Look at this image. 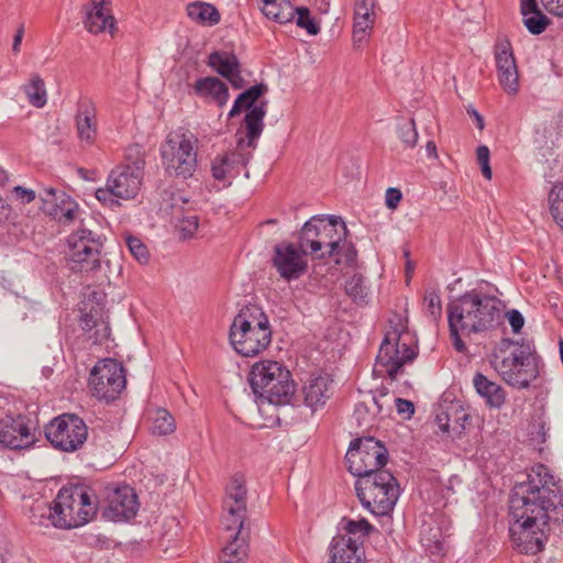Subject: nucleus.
I'll return each mask as SVG.
<instances>
[{
  "label": "nucleus",
  "mask_w": 563,
  "mask_h": 563,
  "mask_svg": "<svg viewBox=\"0 0 563 563\" xmlns=\"http://www.w3.org/2000/svg\"><path fill=\"white\" fill-rule=\"evenodd\" d=\"M549 467L537 464L527 482L516 484L509 498L512 521L510 539L523 554H537L544 549L549 538V522L563 521V488Z\"/></svg>",
  "instance_id": "nucleus-1"
},
{
  "label": "nucleus",
  "mask_w": 563,
  "mask_h": 563,
  "mask_svg": "<svg viewBox=\"0 0 563 563\" xmlns=\"http://www.w3.org/2000/svg\"><path fill=\"white\" fill-rule=\"evenodd\" d=\"M446 314L452 346L462 354L468 353L465 340L487 334L504 323L503 301L477 289L450 300Z\"/></svg>",
  "instance_id": "nucleus-2"
},
{
  "label": "nucleus",
  "mask_w": 563,
  "mask_h": 563,
  "mask_svg": "<svg viewBox=\"0 0 563 563\" xmlns=\"http://www.w3.org/2000/svg\"><path fill=\"white\" fill-rule=\"evenodd\" d=\"M99 499L96 492L84 484L63 486L53 506L48 519L59 529H73L91 521L98 512Z\"/></svg>",
  "instance_id": "nucleus-3"
},
{
  "label": "nucleus",
  "mask_w": 563,
  "mask_h": 563,
  "mask_svg": "<svg viewBox=\"0 0 563 563\" xmlns=\"http://www.w3.org/2000/svg\"><path fill=\"white\" fill-rule=\"evenodd\" d=\"M273 330L265 311L257 305L243 306L234 317L229 340L236 353L253 357L265 351L272 342Z\"/></svg>",
  "instance_id": "nucleus-4"
},
{
  "label": "nucleus",
  "mask_w": 563,
  "mask_h": 563,
  "mask_svg": "<svg viewBox=\"0 0 563 563\" xmlns=\"http://www.w3.org/2000/svg\"><path fill=\"white\" fill-rule=\"evenodd\" d=\"M347 233L346 224L340 217L317 214L305 222L297 233V241L303 252L327 260L338 254L340 243Z\"/></svg>",
  "instance_id": "nucleus-5"
},
{
  "label": "nucleus",
  "mask_w": 563,
  "mask_h": 563,
  "mask_svg": "<svg viewBox=\"0 0 563 563\" xmlns=\"http://www.w3.org/2000/svg\"><path fill=\"white\" fill-rule=\"evenodd\" d=\"M249 383L257 399L273 405L290 404L295 395L290 372L277 361L256 362L250 371Z\"/></svg>",
  "instance_id": "nucleus-6"
},
{
  "label": "nucleus",
  "mask_w": 563,
  "mask_h": 563,
  "mask_svg": "<svg viewBox=\"0 0 563 563\" xmlns=\"http://www.w3.org/2000/svg\"><path fill=\"white\" fill-rule=\"evenodd\" d=\"M355 492L362 506L374 516L389 515L400 493L396 477L385 468L357 477Z\"/></svg>",
  "instance_id": "nucleus-7"
},
{
  "label": "nucleus",
  "mask_w": 563,
  "mask_h": 563,
  "mask_svg": "<svg viewBox=\"0 0 563 563\" xmlns=\"http://www.w3.org/2000/svg\"><path fill=\"white\" fill-rule=\"evenodd\" d=\"M268 91L267 85L261 82L256 84L244 91H242L236 99L229 112V117L233 118L240 114L243 110L246 111L241 128L238 130L236 135L242 129L245 131L244 136L239 137V146L246 144L249 148L257 147V140L264 130V118L267 112V100L260 101Z\"/></svg>",
  "instance_id": "nucleus-8"
},
{
  "label": "nucleus",
  "mask_w": 563,
  "mask_h": 563,
  "mask_svg": "<svg viewBox=\"0 0 563 563\" xmlns=\"http://www.w3.org/2000/svg\"><path fill=\"white\" fill-rule=\"evenodd\" d=\"M197 137L185 129L170 132L161 146L162 164L169 176L188 178L197 168Z\"/></svg>",
  "instance_id": "nucleus-9"
},
{
  "label": "nucleus",
  "mask_w": 563,
  "mask_h": 563,
  "mask_svg": "<svg viewBox=\"0 0 563 563\" xmlns=\"http://www.w3.org/2000/svg\"><path fill=\"white\" fill-rule=\"evenodd\" d=\"M144 166L143 158L117 166L109 174L106 188L96 190V198L112 210L121 206L119 199H133L141 189Z\"/></svg>",
  "instance_id": "nucleus-10"
},
{
  "label": "nucleus",
  "mask_w": 563,
  "mask_h": 563,
  "mask_svg": "<svg viewBox=\"0 0 563 563\" xmlns=\"http://www.w3.org/2000/svg\"><path fill=\"white\" fill-rule=\"evenodd\" d=\"M517 343L518 347L507 356H503L495 365V369L507 385L517 389H526L540 375V356L531 342Z\"/></svg>",
  "instance_id": "nucleus-11"
},
{
  "label": "nucleus",
  "mask_w": 563,
  "mask_h": 563,
  "mask_svg": "<svg viewBox=\"0 0 563 563\" xmlns=\"http://www.w3.org/2000/svg\"><path fill=\"white\" fill-rule=\"evenodd\" d=\"M104 236L80 227L67 238L66 258L73 272L91 273L101 267Z\"/></svg>",
  "instance_id": "nucleus-12"
},
{
  "label": "nucleus",
  "mask_w": 563,
  "mask_h": 563,
  "mask_svg": "<svg viewBox=\"0 0 563 563\" xmlns=\"http://www.w3.org/2000/svg\"><path fill=\"white\" fill-rule=\"evenodd\" d=\"M388 459L385 444L372 435L353 439L345 454L347 471L356 477L384 470Z\"/></svg>",
  "instance_id": "nucleus-13"
},
{
  "label": "nucleus",
  "mask_w": 563,
  "mask_h": 563,
  "mask_svg": "<svg viewBox=\"0 0 563 563\" xmlns=\"http://www.w3.org/2000/svg\"><path fill=\"white\" fill-rule=\"evenodd\" d=\"M88 385L97 399L114 401L126 385L122 363L110 357L98 361L90 371Z\"/></svg>",
  "instance_id": "nucleus-14"
},
{
  "label": "nucleus",
  "mask_w": 563,
  "mask_h": 563,
  "mask_svg": "<svg viewBox=\"0 0 563 563\" xmlns=\"http://www.w3.org/2000/svg\"><path fill=\"white\" fill-rule=\"evenodd\" d=\"M45 437L55 449L75 452L87 441L88 427L76 413H63L45 426Z\"/></svg>",
  "instance_id": "nucleus-15"
},
{
  "label": "nucleus",
  "mask_w": 563,
  "mask_h": 563,
  "mask_svg": "<svg viewBox=\"0 0 563 563\" xmlns=\"http://www.w3.org/2000/svg\"><path fill=\"white\" fill-rule=\"evenodd\" d=\"M400 340L401 335L396 329L388 331L376 356V363L386 368L390 379H396L402 366L417 357L415 349L406 343H400Z\"/></svg>",
  "instance_id": "nucleus-16"
},
{
  "label": "nucleus",
  "mask_w": 563,
  "mask_h": 563,
  "mask_svg": "<svg viewBox=\"0 0 563 563\" xmlns=\"http://www.w3.org/2000/svg\"><path fill=\"white\" fill-rule=\"evenodd\" d=\"M300 244L295 245L291 242H280L274 246L272 264L277 273L285 280H295L303 276L308 271V262Z\"/></svg>",
  "instance_id": "nucleus-17"
},
{
  "label": "nucleus",
  "mask_w": 563,
  "mask_h": 563,
  "mask_svg": "<svg viewBox=\"0 0 563 563\" xmlns=\"http://www.w3.org/2000/svg\"><path fill=\"white\" fill-rule=\"evenodd\" d=\"M79 325L95 344H102L111 334L109 317L104 306L95 300V296L82 301Z\"/></svg>",
  "instance_id": "nucleus-18"
},
{
  "label": "nucleus",
  "mask_w": 563,
  "mask_h": 563,
  "mask_svg": "<svg viewBox=\"0 0 563 563\" xmlns=\"http://www.w3.org/2000/svg\"><path fill=\"white\" fill-rule=\"evenodd\" d=\"M246 482L243 475L235 474L232 476L230 484L225 490L224 506L228 516L224 519L227 530H244V521L246 518Z\"/></svg>",
  "instance_id": "nucleus-19"
},
{
  "label": "nucleus",
  "mask_w": 563,
  "mask_h": 563,
  "mask_svg": "<svg viewBox=\"0 0 563 563\" xmlns=\"http://www.w3.org/2000/svg\"><path fill=\"white\" fill-rule=\"evenodd\" d=\"M107 501L102 516L113 522L129 521L136 516L140 507L137 495L129 485L113 488L108 494Z\"/></svg>",
  "instance_id": "nucleus-20"
},
{
  "label": "nucleus",
  "mask_w": 563,
  "mask_h": 563,
  "mask_svg": "<svg viewBox=\"0 0 563 563\" xmlns=\"http://www.w3.org/2000/svg\"><path fill=\"white\" fill-rule=\"evenodd\" d=\"M82 24L93 35L108 32L111 36L118 31L112 13V0H90L81 7Z\"/></svg>",
  "instance_id": "nucleus-21"
},
{
  "label": "nucleus",
  "mask_w": 563,
  "mask_h": 563,
  "mask_svg": "<svg viewBox=\"0 0 563 563\" xmlns=\"http://www.w3.org/2000/svg\"><path fill=\"white\" fill-rule=\"evenodd\" d=\"M36 442L31 432L26 418L22 415L5 416L0 419V444L11 450H25Z\"/></svg>",
  "instance_id": "nucleus-22"
},
{
  "label": "nucleus",
  "mask_w": 563,
  "mask_h": 563,
  "mask_svg": "<svg viewBox=\"0 0 563 563\" xmlns=\"http://www.w3.org/2000/svg\"><path fill=\"white\" fill-rule=\"evenodd\" d=\"M246 144L239 146L236 140V148L232 152L217 156L211 165V173L214 179L224 180L228 176L235 177L240 174L241 168H245L253 157L252 151Z\"/></svg>",
  "instance_id": "nucleus-23"
},
{
  "label": "nucleus",
  "mask_w": 563,
  "mask_h": 563,
  "mask_svg": "<svg viewBox=\"0 0 563 563\" xmlns=\"http://www.w3.org/2000/svg\"><path fill=\"white\" fill-rule=\"evenodd\" d=\"M329 563H365L364 551L356 539L336 534L329 547Z\"/></svg>",
  "instance_id": "nucleus-24"
},
{
  "label": "nucleus",
  "mask_w": 563,
  "mask_h": 563,
  "mask_svg": "<svg viewBox=\"0 0 563 563\" xmlns=\"http://www.w3.org/2000/svg\"><path fill=\"white\" fill-rule=\"evenodd\" d=\"M473 385L489 409H500L505 405L507 398L506 390L497 383L488 379L484 374L476 373L473 378Z\"/></svg>",
  "instance_id": "nucleus-25"
},
{
  "label": "nucleus",
  "mask_w": 563,
  "mask_h": 563,
  "mask_svg": "<svg viewBox=\"0 0 563 563\" xmlns=\"http://www.w3.org/2000/svg\"><path fill=\"white\" fill-rule=\"evenodd\" d=\"M230 541L223 547L219 558L221 563H246L249 555V531L231 530Z\"/></svg>",
  "instance_id": "nucleus-26"
},
{
  "label": "nucleus",
  "mask_w": 563,
  "mask_h": 563,
  "mask_svg": "<svg viewBox=\"0 0 563 563\" xmlns=\"http://www.w3.org/2000/svg\"><path fill=\"white\" fill-rule=\"evenodd\" d=\"M331 383L332 380L329 376L319 375L311 378L302 389L306 406L310 407L313 411L322 407L330 398Z\"/></svg>",
  "instance_id": "nucleus-27"
},
{
  "label": "nucleus",
  "mask_w": 563,
  "mask_h": 563,
  "mask_svg": "<svg viewBox=\"0 0 563 563\" xmlns=\"http://www.w3.org/2000/svg\"><path fill=\"white\" fill-rule=\"evenodd\" d=\"M195 93L205 99L214 101L219 107H223L229 100L228 86L217 77H203L197 79Z\"/></svg>",
  "instance_id": "nucleus-28"
},
{
  "label": "nucleus",
  "mask_w": 563,
  "mask_h": 563,
  "mask_svg": "<svg viewBox=\"0 0 563 563\" xmlns=\"http://www.w3.org/2000/svg\"><path fill=\"white\" fill-rule=\"evenodd\" d=\"M520 13L523 25L533 34L543 33L551 24V20L541 11L537 0H520Z\"/></svg>",
  "instance_id": "nucleus-29"
},
{
  "label": "nucleus",
  "mask_w": 563,
  "mask_h": 563,
  "mask_svg": "<svg viewBox=\"0 0 563 563\" xmlns=\"http://www.w3.org/2000/svg\"><path fill=\"white\" fill-rule=\"evenodd\" d=\"M95 117L96 108L93 102L90 99L80 101L76 115V124L78 136L81 141L93 143L96 139Z\"/></svg>",
  "instance_id": "nucleus-30"
},
{
  "label": "nucleus",
  "mask_w": 563,
  "mask_h": 563,
  "mask_svg": "<svg viewBox=\"0 0 563 563\" xmlns=\"http://www.w3.org/2000/svg\"><path fill=\"white\" fill-rule=\"evenodd\" d=\"M263 14L279 24L291 22L295 18V7L289 0H263Z\"/></svg>",
  "instance_id": "nucleus-31"
},
{
  "label": "nucleus",
  "mask_w": 563,
  "mask_h": 563,
  "mask_svg": "<svg viewBox=\"0 0 563 563\" xmlns=\"http://www.w3.org/2000/svg\"><path fill=\"white\" fill-rule=\"evenodd\" d=\"M187 15L198 24L213 26L221 20L218 9L208 2L195 1L187 5Z\"/></svg>",
  "instance_id": "nucleus-32"
},
{
  "label": "nucleus",
  "mask_w": 563,
  "mask_h": 563,
  "mask_svg": "<svg viewBox=\"0 0 563 563\" xmlns=\"http://www.w3.org/2000/svg\"><path fill=\"white\" fill-rule=\"evenodd\" d=\"M207 64L224 78L232 75V73L241 66L238 56L227 51H214L210 53Z\"/></svg>",
  "instance_id": "nucleus-33"
},
{
  "label": "nucleus",
  "mask_w": 563,
  "mask_h": 563,
  "mask_svg": "<svg viewBox=\"0 0 563 563\" xmlns=\"http://www.w3.org/2000/svg\"><path fill=\"white\" fill-rule=\"evenodd\" d=\"M29 102L35 108H43L47 102L45 82L38 74H32L27 84L22 87Z\"/></svg>",
  "instance_id": "nucleus-34"
},
{
  "label": "nucleus",
  "mask_w": 563,
  "mask_h": 563,
  "mask_svg": "<svg viewBox=\"0 0 563 563\" xmlns=\"http://www.w3.org/2000/svg\"><path fill=\"white\" fill-rule=\"evenodd\" d=\"M40 198L42 201L41 210L51 216V208L57 210H65L68 207L66 202L68 200H74L69 195L64 191H58L55 188H44L43 192L40 194Z\"/></svg>",
  "instance_id": "nucleus-35"
},
{
  "label": "nucleus",
  "mask_w": 563,
  "mask_h": 563,
  "mask_svg": "<svg viewBox=\"0 0 563 563\" xmlns=\"http://www.w3.org/2000/svg\"><path fill=\"white\" fill-rule=\"evenodd\" d=\"M341 523L346 537H356L358 534V537L355 539L357 540L360 547L363 544L364 538L369 537L374 532H377L376 528L365 518L353 520L344 517Z\"/></svg>",
  "instance_id": "nucleus-36"
},
{
  "label": "nucleus",
  "mask_w": 563,
  "mask_h": 563,
  "mask_svg": "<svg viewBox=\"0 0 563 563\" xmlns=\"http://www.w3.org/2000/svg\"><path fill=\"white\" fill-rule=\"evenodd\" d=\"M345 294L356 305L363 306L368 303V288L361 274H354L345 282Z\"/></svg>",
  "instance_id": "nucleus-37"
},
{
  "label": "nucleus",
  "mask_w": 563,
  "mask_h": 563,
  "mask_svg": "<svg viewBox=\"0 0 563 563\" xmlns=\"http://www.w3.org/2000/svg\"><path fill=\"white\" fill-rule=\"evenodd\" d=\"M550 213L563 231V183H555L548 194Z\"/></svg>",
  "instance_id": "nucleus-38"
},
{
  "label": "nucleus",
  "mask_w": 563,
  "mask_h": 563,
  "mask_svg": "<svg viewBox=\"0 0 563 563\" xmlns=\"http://www.w3.org/2000/svg\"><path fill=\"white\" fill-rule=\"evenodd\" d=\"M494 53L497 69L517 66L511 43L507 37L497 41Z\"/></svg>",
  "instance_id": "nucleus-39"
},
{
  "label": "nucleus",
  "mask_w": 563,
  "mask_h": 563,
  "mask_svg": "<svg viewBox=\"0 0 563 563\" xmlns=\"http://www.w3.org/2000/svg\"><path fill=\"white\" fill-rule=\"evenodd\" d=\"M497 74L503 89L509 95H516L519 90L518 67L497 69Z\"/></svg>",
  "instance_id": "nucleus-40"
},
{
  "label": "nucleus",
  "mask_w": 563,
  "mask_h": 563,
  "mask_svg": "<svg viewBox=\"0 0 563 563\" xmlns=\"http://www.w3.org/2000/svg\"><path fill=\"white\" fill-rule=\"evenodd\" d=\"M175 430L174 417L165 409H158L153 420L152 432L158 435H166Z\"/></svg>",
  "instance_id": "nucleus-41"
},
{
  "label": "nucleus",
  "mask_w": 563,
  "mask_h": 563,
  "mask_svg": "<svg viewBox=\"0 0 563 563\" xmlns=\"http://www.w3.org/2000/svg\"><path fill=\"white\" fill-rule=\"evenodd\" d=\"M297 14V25L305 29L308 34L317 35L320 32V26L311 16L310 10L306 7L295 8V15Z\"/></svg>",
  "instance_id": "nucleus-42"
},
{
  "label": "nucleus",
  "mask_w": 563,
  "mask_h": 563,
  "mask_svg": "<svg viewBox=\"0 0 563 563\" xmlns=\"http://www.w3.org/2000/svg\"><path fill=\"white\" fill-rule=\"evenodd\" d=\"M397 134L406 147H415L418 142V132L413 119L402 122L397 128Z\"/></svg>",
  "instance_id": "nucleus-43"
},
{
  "label": "nucleus",
  "mask_w": 563,
  "mask_h": 563,
  "mask_svg": "<svg viewBox=\"0 0 563 563\" xmlns=\"http://www.w3.org/2000/svg\"><path fill=\"white\" fill-rule=\"evenodd\" d=\"M126 245L131 255L140 263L147 264L150 260V252L147 246L142 242L141 239L129 235L126 238Z\"/></svg>",
  "instance_id": "nucleus-44"
},
{
  "label": "nucleus",
  "mask_w": 563,
  "mask_h": 563,
  "mask_svg": "<svg viewBox=\"0 0 563 563\" xmlns=\"http://www.w3.org/2000/svg\"><path fill=\"white\" fill-rule=\"evenodd\" d=\"M424 302L427 303L428 312L433 320L440 319L442 316V301L439 290H427L424 295Z\"/></svg>",
  "instance_id": "nucleus-45"
},
{
  "label": "nucleus",
  "mask_w": 563,
  "mask_h": 563,
  "mask_svg": "<svg viewBox=\"0 0 563 563\" xmlns=\"http://www.w3.org/2000/svg\"><path fill=\"white\" fill-rule=\"evenodd\" d=\"M176 227L183 239H190L198 230L199 218L195 214L183 217Z\"/></svg>",
  "instance_id": "nucleus-46"
},
{
  "label": "nucleus",
  "mask_w": 563,
  "mask_h": 563,
  "mask_svg": "<svg viewBox=\"0 0 563 563\" xmlns=\"http://www.w3.org/2000/svg\"><path fill=\"white\" fill-rule=\"evenodd\" d=\"M66 202L68 203V207H66V209L63 211L51 208V217L59 222L70 223L75 220L79 207L75 200L67 199Z\"/></svg>",
  "instance_id": "nucleus-47"
},
{
  "label": "nucleus",
  "mask_w": 563,
  "mask_h": 563,
  "mask_svg": "<svg viewBox=\"0 0 563 563\" xmlns=\"http://www.w3.org/2000/svg\"><path fill=\"white\" fill-rule=\"evenodd\" d=\"M343 252L344 263L349 267H355L357 263V250L352 242H347L346 238L340 243L339 252Z\"/></svg>",
  "instance_id": "nucleus-48"
},
{
  "label": "nucleus",
  "mask_w": 563,
  "mask_h": 563,
  "mask_svg": "<svg viewBox=\"0 0 563 563\" xmlns=\"http://www.w3.org/2000/svg\"><path fill=\"white\" fill-rule=\"evenodd\" d=\"M517 342H526V340H514L510 338H504L500 340L496 350L493 353V356L495 358V365L501 360L503 356H507L506 353L511 346H516V349L518 347Z\"/></svg>",
  "instance_id": "nucleus-49"
},
{
  "label": "nucleus",
  "mask_w": 563,
  "mask_h": 563,
  "mask_svg": "<svg viewBox=\"0 0 563 563\" xmlns=\"http://www.w3.org/2000/svg\"><path fill=\"white\" fill-rule=\"evenodd\" d=\"M547 426L545 422L542 420L534 421L530 424V435L531 440L538 442V443H544L547 440Z\"/></svg>",
  "instance_id": "nucleus-50"
},
{
  "label": "nucleus",
  "mask_w": 563,
  "mask_h": 563,
  "mask_svg": "<svg viewBox=\"0 0 563 563\" xmlns=\"http://www.w3.org/2000/svg\"><path fill=\"white\" fill-rule=\"evenodd\" d=\"M506 317L509 321L512 332L515 334L520 333L525 325V318L522 313L517 309H511L507 311Z\"/></svg>",
  "instance_id": "nucleus-51"
},
{
  "label": "nucleus",
  "mask_w": 563,
  "mask_h": 563,
  "mask_svg": "<svg viewBox=\"0 0 563 563\" xmlns=\"http://www.w3.org/2000/svg\"><path fill=\"white\" fill-rule=\"evenodd\" d=\"M364 23H353V43L361 47L368 38L372 29H365Z\"/></svg>",
  "instance_id": "nucleus-52"
},
{
  "label": "nucleus",
  "mask_w": 563,
  "mask_h": 563,
  "mask_svg": "<svg viewBox=\"0 0 563 563\" xmlns=\"http://www.w3.org/2000/svg\"><path fill=\"white\" fill-rule=\"evenodd\" d=\"M12 192L15 196L16 200L24 205L32 202L36 198V194L34 190L25 188L23 186L13 187Z\"/></svg>",
  "instance_id": "nucleus-53"
},
{
  "label": "nucleus",
  "mask_w": 563,
  "mask_h": 563,
  "mask_svg": "<svg viewBox=\"0 0 563 563\" xmlns=\"http://www.w3.org/2000/svg\"><path fill=\"white\" fill-rule=\"evenodd\" d=\"M401 199L402 194L400 189L390 187L386 190L385 203L388 209L395 210L398 207Z\"/></svg>",
  "instance_id": "nucleus-54"
},
{
  "label": "nucleus",
  "mask_w": 563,
  "mask_h": 563,
  "mask_svg": "<svg viewBox=\"0 0 563 563\" xmlns=\"http://www.w3.org/2000/svg\"><path fill=\"white\" fill-rule=\"evenodd\" d=\"M544 10L555 16H563V0H540Z\"/></svg>",
  "instance_id": "nucleus-55"
},
{
  "label": "nucleus",
  "mask_w": 563,
  "mask_h": 563,
  "mask_svg": "<svg viewBox=\"0 0 563 563\" xmlns=\"http://www.w3.org/2000/svg\"><path fill=\"white\" fill-rule=\"evenodd\" d=\"M395 405L397 412L400 415H407L410 418L415 412V406L410 400L404 398H395Z\"/></svg>",
  "instance_id": "nucleus-56"
},
{
  "label": "nucleus",
  "mask_w": 563,
  "mask_h": 563,
  "mask_svg": "<svg viewBox=\"0 0 563 563\" xmlns=\"http://www.w3.org/2000/svg\"><path fill=\"white\" fill-rule=\"evenodd\" d=\"M470 419H471L470 415L464 411L461 412V415H459L456 417V419H455L456 426L453 427L454 434L451 435V438L453 440L456 438H461V435L463 434V432L465 430V422Z\"/></svg>",
  "instance_id": "nucleus-57"
},
{
  "label": "nucleus",
  "mask_w": 563,
  "mask_h": 563,
  "mask_svg": "<svg viewBox=\"0 0 563 563\" xmlns=\"http://www.w3.org/2000/svg\"><path fill=\"white\" fill-rule=\"evenodd\" d=\"M241 73H242L241 67L236 68V70H234L232 73V75H229V77L225 78V79H228L230 81L232 87L235 88V89H242L244 87V85H245V80L242 77Z\"/></svg>",
  "instance_id": "nucleus-58"
},
{
  "label": "nucleus",
  "mask_w": 563,
  "mask_h": 563,
  "mask_svg": "<svg viewBox=\"0 0 563 563\" xmlns=\"http://www.w3.org/2000/svg\"><path fill=\"white\" fill-rule=\"evenodd\" d=\"M374 7L373 0H357L355 3V10L360 11L364 15L373 14L372 9Z\"/></svg>",
  "instance_id": "nucleus-59"
},
{
  "label": "nucleus",
  "mask_w": 563,
  "mask_h": 563,
  "mask_svg": "<svg viewBox=\"0 0 563 563\" xmlns=\"http://www.w3.org/2000/svg\"><path fill=\"white\" fill-rule=\"evenodd\" d=\"M374 14L364 15L360 11H354V23H364L365 29H373Z\"/></svg>",
  "instance_id": "nucleus-60"
},
{
  "label": "nucleus",
  "mask_w": 563,
  "mask_h": 563,
  "mask_svg": "<svg viewBox=\"0 0 563 563\" xmlns=\"http://www.w3.org/2000/svg\"><path fill=\"white\" fill-rule=\"evenodd\" d=\"M23 35H24V24H21L18 27V30L14 34V37H13L12 52L14 54H18L20 52V46H21V43L23 40Z\"/></svg>",
  "instance_id": "nucleus-61"
},
{
  "label": "nucleus",
  "mask_w": 563,
  "mask_h": 563,
  "mask_svg": "<svg viewBox=\"0 0 563 563\" xmlns=\"http://www.w3.org/2000/svg\"><path fill=\"white\" fill-rule=\"evenodd\" d=\"M437 424L442 432H450V418L446 412H441L437 416Z\"/></svg>",
  "instance_id": "nucleus-62"
},
{
  "label": "nucleus",
  "mask_w": 563,
  "mask_h": 563,
  "mask_svg": "<svg viewBox=\"0 0 563 563\" xmlns=\"http://www.w3.org/2000/svg\"><path fill=\"white\" fill-rule=\"evenodd\" d=\"M476 154L479 166L489 164V148L486 145H479L476 150Z\"/></svg>",
  "instance_id": "nucleus-63"
},
{
  "label": "nucleus",
  "mask_w": 563,
  "mask_h": 563,
  "mask_svg": "<svg viewBox=\"0 0 563 563\" xmlns=\"http://www.w3.org/2000/svg\"><path fill=\"white\" fill-rule=\"evenodd\" d=\"M467 113L471 118L475 120L476 126L479 131H482L485 126L484 118L479 114V112L474 108H468Z\"/></svg>",
  "instance_id": "nucleus-64"
}]
</instances>
